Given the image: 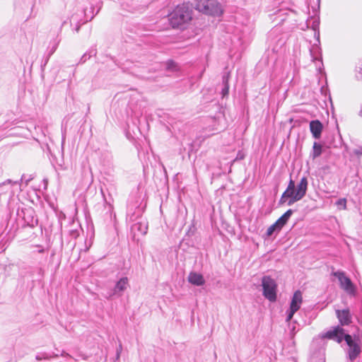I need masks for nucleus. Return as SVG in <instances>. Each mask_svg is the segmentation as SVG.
Segmentation results:
<instances>
[{"instance_id":"obj_1","label":"nucleus","mask_w":362,"mask_h":362,"mask_svg":"<svg viewBox=\"0 0 362 362\" xmlns=\"http://www.w3.org/2000/svg\"><path fill=\"white\" fill-rule=\"evenodd\" d=\"M308 184L306 177H303L296 187L294 181L290 180L286 189L280 198L279 204H286L288 206H291L295 202L302 199L306 194Z\"/></svg>"},{"instance_id":"obj_2","label":"nucleus","mask_w":362,"mask_h":362,"mask_svg":"<svg viewBox=\"0 0 362 362\" xmlns=\"http://www.w3.org/2000/svg\"><path fill=\"white\" fill-rule=\"evenodd\" d=\"M326 337L329 339L336 340L339 343L344 339L346 344L349 346L347 354L349 358L351 361H354L361 354V351L359 344L352 339L351 335L344 334L343 329L339 326L334 327L332 330L328 331L326 333Z\"/></svg>"},{"instance_id":"obj_3","label":"nucleus","mask_w":362,"mask_h":362,"mask_svg":"<svg viewBox=\"0 0 362 362\" xmlns=\"http://www.w3.org/2000/svg\"><path fill=\"white\" fill-rule=\"evenodd\" d=\"M192 19V10L187 4L178 5L169 15V21L173 28H178Z\"/></svg>"},{"instance_id":"obj_4","label":"nucleus","mask_w":362,"mask_h":362,"mask_svg":"<svg viewBox=\"0 0 362 362\" xmlns=\"http://www.w3.org/2000/svg\"><path fill=\"white\" fill-rule=\"evenodd\" d=\"M196 8L205 14L219 16L223 13L220 4L216 0H199Z\"/></svg>"},{"instance_id":"obj_5","label":"nucleus","mask_w":362,"mask_h":362,"mask_svg":"<svg viewBox=\"0 0 362 362\" xmlns=\"http://www.w3.org/2000/svg\"><path fill=\"white\" fill-rule=\"evenodd\" d=\"M263 296L270 302L276 300L277 284L274 279L269 276H264L262 279Z\"/></svg>"},{"instance_id":"obj_6","label":"nucleus","mask_w":362,"mask_h":362,"mask_svg":"<svg viewBox=\"0 0 362 362\" xmlns=\"http://www.w3.org/2000/svg\"><path fill=\"white\" fill-rule=\"evenodd\" d=\"M303 303V296L300 291H296L291 298L289 310L287 311L286 322H288L292 318L295 313L300 308Z\"/></svg>"},{"instance_id":"obj_7","label":"nucleus","mask_w":362,"mask_h":362,"mask_svg":"<svg viewBox=\"0 0 362 362\" xmlns=\"http://www.w3.org/2000/svg\"><path fill=\"white\" fill-rule=\"evenodd\" d=\"M333 276L337 277L339 281L340 286L347 293H351L354 291V285L351 279L345 275L344 272L337 271L333 272Z\"/></svg>"},{"instance_id":"obj_8","label":"nucleus","mask_w":362,"mask_h":362,"mask_svg":"<svg viewBox=\"0 0 362 362\" xmlns=\"http://www.w3.org/2000/svg\"><path fill=\"white\" fill-rule=\"evenodd\" d=\"M269 46L272 47L273 52H277L284 44L285 40L283 37L276 33V30H272L268 35Z\"/></svg>"},{"instance_id":"obj_9","label":"nucleus","mask_w":362,"mask_h":362,"mask_svg":"<svg viewBox=\"0 0 362 362\" xmlns=\"http://www.w3.org/2000/svg\"><path fill=\"white\" fill-rule=\"evenodd\" d=\"M310 132L315 139H319L321 137L323 130V124L318 119L312 120L310 122Z\"/></svg>"},{"instance_id":"obj_10","label":"nucleus","mask_w":362,"mask_h":362,"mask_svg":"<svg viewBox=\"0 0 362 362\" xmlns=\"http://www.w3.org/2000/svg\"><path fill=\"white\" fill-rule=\"evenodd\" d=\"M128 286V279L127 277L121 278L115 284L113 292L110 295L111 297L113 295L121 296L122 292L126 290Z\"/></svg>"},{"instance_id":"obj_11","label":"nucleus","mask_w":362,"mask_h":362,"mask_svg":"<svg viewBox=\"0 0 362 362\" xmlns=\"http://www.w3.org/2000/svg\"><path fill=\"white\" fill-rule=\"evenodd\" d=\"M187 279L191 284L197 286H203L205 284L203 275L195 272H190Z\"/></svg>"},{"instance_id":"obj_12","label":"nucleus","mask_w":362,"mask_h":362,"mask_svg":"<svg viewBox=\"0 0 362 362\" xmlns=\"http://www.w3.org/2000/svg\"><path fill=\"white\" fill-rule=\"evenodd\" d=\"M336 313L342 325H348L351 322V315L349 310H337Z\"/></svg>"},{"instance_id":"obj_13","label":"nucleus","mask_w":362,"mask_h":362,"mask_svg":"<svg viewBox=\"0 0 362 362\" xmlns=\"http://www.w3.org/2000/svg\"><path fill=\"white\" fill-rule=\"evenodd\" d=\"M293 214V211L292 209H288L275 222L276 225L279 226V230H281V228L286 224Z\"/></svg>"},{"instance_id":"obj_14","label":"nucleus","mask_w":362,"mask_h":362,"mask_svg":"<svg viewBox=\"0 0 362 362\" xmlns=\"http://www.w3.org/2000/svg\"><path fill=\"white\" fill-rule=\"evenodd\" d=\"M21 182L22 180L20 181H13L10 179H8L4 182L0 183V191H2L3 192H10L11 194H13V191L11 189V185H20Z\"/></svg>"},{"instance_id":"obj_15","label":"nucleus","mask_w":362,"mask_h":362,"mask_svg":"<svg viewBox=\"0 0 362 362\" xmlns=\"http://www.w3.org/2000/svg\"><path fill=\"white\" fill-rule=\"evenodd\" d=\"M229 77H230L229 72L226 73L222 77L223 88L221 90V94H222L223 97L228 95V92H229V84H228Z\"/></svg>"},{"instance_id":"obj_16","label":"nucleus","mask_w":362,"mask_h":362,"mask_svg":"<svg viewBox=\"0 0 362 362\" xmlns=\"http://www.w3.org/2000/svg\"><path fill=\"white\" fill-rule=\"evenodd\" d=\"M322 153V146L317 143L314 142L313 146V152H312V156L313 158L319 157Z\"/></svg>"},{"instance_id":"obj_17","label":"nucleus","mask_w":362,"mask_h":362,"mask_svg":"<svg viewBox=\"0 0 362 362\" xmlns=\"http://www.w3.org/2000/svg\"><path fill=\"white\" fill-rule=\"evenodd\" d=\"M281 230H279V226L276 225V223L271 225L267 230L266 235L267 237L271 236L274 232H279Z\"/></svg>"},{"instance_id":"obj_18","label":"nucleus","mask_w":362,"mask_h":362,"mask_svg":"<svg viewBox=\"0 0 362 362\" xmlns=\"http://www.w3.org/2000/svg\"><path fill=\"white\" fill-rule=\"evenodd\" d=\"M336 205L341 209H346V199L345 198L339 199L337 201Z\"/></svg>"},{"instance_id":"obj_19","label":"nucleus","mask_w":362,"mask_h":362,"mask_svg":"<svg viewBox=\"0 0 362 362\" xmlns=\"http://www.w3.org/2000/svg\"><path fill=\"white\" fill-rule=\"evenodd\" d=\"M35 358L37 361H41L42 359H50L51 355H49L46 353L38 354L36 355Z\"/></svg>"},{"instance_id":"obj_20","label":"nucleus","mask_w":362,"mask_h":362,"mask_svg":"<svg viewBox=\"0 0 362 362\" xmlns=\"http://www.w3.org/2000/svg\"><path fill=\"white\" fill-rule=\"evenodd\" d=\"M93 52V51L89 52L88 53H85L81 57L80 62L81 63H84L85 62H86V60L91 57V54H92Z\"/></svg>"},{"instance_id":"obj_21","label":"nucleus","mask_w":362,"mask_h":362,"mask_svg":"<svg viewBox=\"0 0 362 362\" xmlns=\"http://www.w3.org/2000/svg\"><path fill=\"white\" fill-rule=\"evenodd\" d=\"M27 223L28 226L34 227L37 224V219L32 217L31 220L30 221H28Z\"/></svg>"},{"instance_id":"obj_22","label":"nucleus","mask_w":362,"mask_h":362,"mask_svg":"<svg viewBox=\"0 0 362 362\" xmlns=\"http://www.w3.org/2000/svg\"><path fill=\"white\" fill-rule=\"evenodd\" d=\"M70 235L73 238H76L79 235V231L78 230H72L70 231Z\"/></svg>"},{"instance_id":"obj_23","label":"nucleus","mask_w":362,"mask_h":362,"mask_svg":"<svg viewBox=\"0 0 362 362\" xmlns=\"http://www.w3.org/2000/svg\"><path fill=\"white\" fill-rule=\"evenodd\" d=\"M354 152L356 155H358V156L362 155V147L355 149Z\"/></svg>"},{"instance_id":"obj_24","label":"nucleus","mask_w":362,"mask_h":362,"mask_svg":"<svg viewBox=\"0 0 362 362\" xmlns=\"http://www.w3.org/2000/svg\"><path fill=\"white\" fill-rule=\"evenodd\" d=\"M61 356H64V357H69V358H71V356L69 354L66 353V351H63L62 352Z\"/></svg>"},{"instance_id":"obj_25","label":"nucleus","mask_w":362,"mask_h":362,"mask_svg":"<svg viewBox=\"0 0 362 362\" xmlns=\"http://www.w3.org/2000/svg\"><path fill=\"white\" fill-rule=\"evenodd\" d=\"M121 351H122V344H119V349H117V358L119 357Z\"/></svg>"},{"instance_id":"obj_26","label":"nucleus","mask_w":362,"mask_h":362,"mask_svg":"<svg viewBox=\"0 0 362 362\" xmlns=\"http://www.w3.org/2000/svg\"><path fill=\"white\" fill-rule=\"evenodd\" d=\"M319 24V22L318 21H313V27H315V26H317Z\"/></svg>"},{"instance_id":"obj_27","label":"nucleus","mask_w":362,"mask_h":362,"mask_svg":"<svg viewBox=\"0 0 362 362\" xmlns=\"http://www.w3.org/2000/svg\"><path fill=\"white\" fill-rule=\"evenodd\" d=\"M173 64H174V63L173 62H169L168 63V69H172L171 65H173Z\"/></svg>"},{"instance_id":"obj_28","label":"nucleus","mask_w":362,"mask_h":362,"mask_svg":"<svg viewBox=\"0 0 362 362\" xmlns=\"http://www.w3.org/2000/svg\"><path fill=\"white\" fill-rule=\"evenodd\" d=\"M57 356H58L57 354H53V355L51 356V358H52V357L55 358V357H57Z\"/></svg>"},{"instance_id":"obj_29","label":"nucleus","mask_w":362,"mask_h":362,"mask_svg":"<svg viewBox=\"0 0 362 362\" xmlns=\"http://www.w3.org/2000/svg\"><path fill=\"white\" fill-rule=\"evenodd\" d=\"M360 115H361V116H362V111H361V112H360Z\"/></svg>"}]
</instances>
